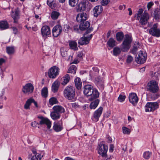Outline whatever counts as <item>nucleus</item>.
Here are the masks:
<instances>
[{"label": "nucleus", "mask_w": 160, "mask_h": 160, "mask_svg": "<svg viewBox=\"0 0 160 160\" xmlns=\"http://www.w3.org/2000/svg\"><path fill=\"white\" fill-rule=\"evenodd\" d=\"M31 104L30 98L28 99L24 105V108L28 110L30 109V106Z\"/></svg>", "instance_id": "ea45409f"}, {"label": "nucleus", "mask_w": 160, "mask_h": 160, "mask_svg": "<svg viewBox=\"0 0 160 160\" xmlns=\"http://www.w3.org/2000/svg\"><path fill=\"white\" fill-rule=\"evenodd\" d=\"M132 41L131 36L126 34L121 45V50L124 52L128 51L130 48Z\"/></svg>", "instance_id": "7ed1b4c3"}, {"label": "nucleus", "mask_w": 160, "mask_h": 160, "mask_svg": "<svg viewBox=\"0 0 160 160\" xmlns=\"http://www.w3.org/2000/svg\"><path fill=\"white\" fill-rule=\"evenodd\" d=\"M69 45L70 48L74 50H78L77 44L75 41L69 40L68 41Z\"/></svg>", "instance_id": "b1692460"}, {"label": "nucleus", "mask_w": 160, "mask_h": 160, "mask_svg": "<svg viewBox=\"0 0 160 160\" xmlns=\"http://www.w3.org/2000/svg\"><path fill=\"white\" fill-rule=\"evenodd\" d=\"M75 83L76 88L78 89L81 88L82 82H81V79L79 78H76L74 80Z\"/></svg>", "instance_id": "2f4dec72"}, {"label": "nucleus", "mask_w": 160, "mask_h": 160, "mask_svg": "<svg viewBox=\"0 0 160 160\" xmlns=\"http://www.w3.org/2000/svg\"><path fill=\"white\" fill-rule=\"evenodd\" d=\"M59 70L58 67L54 66L51 67L48 71V77L51 78H55L59 74Z\"/></svg>", "instance_id": "423d86ee"}, {"label": "nucleus", "mask_w": 160, "mask_h": 160, "mask_svg": "<svg viewBox=\"0 0 160 160\" xmlns=\"http://www.w3.org/2000/svg\"><path fill=\"white\" fill-rule=\"evenodd\" d=\"M47 3L50 7L52 8H53L55 7L54 0H48Z\"/></svg>", "instance_id": "49530a36"}, {"label": "nucleus", "mask_w": 160, "mask_h": 160, "mask_svg": "<svg viewBox=\"0 0 160 160\" xmlns=\"http://www.w3.org/2000/svg\"><path fill=\"white\" fill-rule=\"evenodd\" d=\"M122 132L124 134L129 135L131 133V130L126 127H122Z\"/></svg>", "instance_id": "37998d69"}, {"label": "nucleus", "mask_w": 160, "mask_h": 160, "mask_svg": "<svg viewBox=\"0 0 160 160\" xmlns=\"http://www.w3.org/2000/svg\"><path fill=\"white\" fill-rule=\"evenodd\" d=\"M53 111L59 114L63 113L65 112V110L64 108L62 107L56 105L54 106L53 108Z\"/></svg>", "instance_id": "5701e85b"}, {"label": "nucleus", "mask_w": 160, "mask_h": 160, "mask_svg": "<svg viewBox=\"0 0 160 160\" xmlns=\"http://www.w3.org/2000/svg\"><path fill=\"white\" fill-rule=\"evenodd\" d=\"M113 51V55L115 56H117L120 54L121 50L119 48L116 47L114 48Z\"/></svg>", "instance_id": "4c0bfd02"}, {"label": "nucleus", "mask_w": 160, "mask_h": 160, "mask_svg": "<svg viewBox=\"0 0 160 160\" xmlns=\"http://www.w3.org/2000/svg\"><path fill=\"white\" fill-rule=\"evenodd\" d=\"M5 62V60L3 58L0 59V65H2L3 63Z\"/></svg>", "instance_id": "338daca9"}, {"label": "nucleus", "mask_w": 160, "mask_h": 160, "mask_svg": "<svg viewBox=\"0 0 160 160\" xmlns=\"http://www.w3.org/2000/svg\"><path fill=\"white\" fill-rule=\"evenodd\" d=\"M84 94L87 96H90L89 98L90 101L93 100L98 98L99 96V93L96 90H94L92 86L89 84L85 85L83 87Z\"/></svg>", "instance_id": "f257e3e1"}, {"label": "nucleus", "mask_w": 160, "mask_h": 160, "mask_svg": "<svg viewBox=\"0 0 160 160\" xmlns=\"http://www.w3.org/2000/svg\"><path fill=\"white\" fill-rule=\"evenodd\" d=\"M86 8V2L84 1L81 2L75 7L77 12H81L85 11Z\"/></svg>", "instance_id": "6ab92c4d"}, {"label": "nucleus", "mask_w": 160, "mask_h": 160, "mask_svg": "<svg viewBox=\"0 0 160 160\" xmlns=\"http://www.w3.org/2000/svg\"><path fill=\"white\" fill-rule=\"evenodd\" d=\"M83 56V54L82 52H78V57H79V58H82V57Z\"/></svg>", "instance_id": "e2e57ef3"}, {"label": "nucleus", "mask_w": 160, "mask_h": 160, "mask_svg": "<svg viewBox=\"0 0 160 160\" xmlns=\"http://www.w3.org/2000/svg\"><path fill=\"white\" fill-rule=\"evenodd\" d=\"M92 37V34H91L88 37L84 36L82 37L78 41V44L81 45L88 44L89 43Z\"/></svg>", "instance_id": "f3484780"}, {"label": "nucleus", "mask_w": 160, "mask_h": 160, "mask_svg": "<svg viewBox=\"0 0 160 160\" xmlns=\"http://www.w3.org/2000/svg\"><path fill=\"white\" fill-rule=\"evenodd\" d=\"M133 60V58L131 55H128L127 60V62L128 63H130Z\"/></svg>", "instance_id": "864d4df0"}, {"label": "nucleus", "mask_w": 160, "mask_h": 160, "mask_svg": "<svg viewBox=\"0 0 160 160\" xmlns=\"http://www.w3.org/2000/svg\"><path fill=\"white\" fill-rule=\"evenodd\" d=\"M102 11V7L101 5L95 6L93 9V15L95 17H97Z\"/></svg>", "instance_id": "412c9836"}, {"label": "nucleus", "mask_w": 160, "mask_h": 160, "mask_svg": "<svg viewBox=\"0 0 160 160\" xmlns=\"http://www.w3.org/2000/svg\"><path fill=\"white\" fill-rule=\"evenodd\" d=\"M59 15V13L58 12L56 11H53L52 13L51 17L52 19H56L58 18Z\"/></svg>", "instance_id": "a18cd8bd"}, {"label": "nucleus", "mask_w": 160, "mask_h": 160, "mask_svg": "<svg viewBox=\"0 0 160 160\" xmlns=\"http://www.w3.org/2000/svg\"><path fill=\"white\" fill-rule=\"evenodd\" d=\"M153 5V2H149L147 5L148 9H149Z\"/></svg>", "instance_id": "052dcab7"}, {"label": "nucleus", "mask_w": 160, "mask_h": 160, "mask_svg": "<svg viewBox=\"0 0 160 160\" xmlns=\"http://www.w3.org/2000/svg\"><path fill=\"white\" fill-rule=\"evenodd\" d=\"M79 29V27L78 26H74L73 27L74 30L76 32H78Z\"/></svg>", "instance_id": "680f3d73"}, {"label": "nucleus", "mask_w": 160, "mask_h": 160, "mask_svg": "<svg viewBox=\"0 0 160 160\" xmlns=\"http://www.w3.org/2000/svg\"><path fill=\"white\" fill-rule=\"evenodd\" d=\"M110 0H101L100 3L102 5H106L110 2Z\"/></svg>", "instance_id": "3c124183"}, {"label": "nucleus", "mask_w": 160, "mask_h": 160, "mask_svg": "<svg viewBox=\"0 0 160 160\" xmlns=\"http://www.w3.org/2000/svg\"><path fill=\"white\" fill-rule=\"evenodd\" d=\"M90 25V23L88 21L82 22L79 26V29L81 31L85 30L88 29Z\"/></svg>", "instance_id": "4be33fe9"}, {"label": "nucleus", "mask_w": 160, "mask_h": 160, "mask_svg": "<svg viewBox=\"0 0 160 160\" xmlns=\"http://www.w3.org/2000/svg\"><path fill=\"white\" fill-rule=\"evenodd\" d=\"M52 119L56 120L59 119L60 117V114L53 111L50 114Z\"/></svg>", "instance_id": "7c9ffc66"}, {"label": "nucleus", "mask_w": 160, "mask_h": 160, "mask_svg": "<svg viewBox=\"0 0 160 160\" xmlns=\"http://www.w3.org/2000/svg\"><path fill=\"white\" fill-rule=\"evenodd\" d=\"M99 102V100L98 99L95 100L92 102L90 104V108L91 109H95L98 106Z\"/></svg>", "instance_id": "473e14b6"}, {"label": "nucleus", "mask_w": 160, "mask_h": 160, "mask_svg": "<svg viewBox=\"0 0 160 160\" xmlns=\"http://www.w3.org/2000/svg\"><path fill=\"white\" fill-rule=\"evenodd\" d=\"M72 108L75 109L78 108L79 107V106L76 102L72 103Z\"/></svg>", "instance_id": "6e6d98bb"}, {"label": "nucleus", "mask_w": 160, "mask_h": 160, "mask_svg": "<svg viewBox=\"0 0 160 160\" xmlns=\"http://www.w3.org/2000/svg\"><path fill=\"white\" fill-rule=\"evenodd\" d=\"M125 96L120 95L118 98V100L119 101L122 102L125 100Z\"/></svg>", "instance_id": "603ef678"}, {"label": "nucleus", "mask_w": 160, "mask_h": 160, "mask_svg": "<svg viewBox=\"0 0 160 160\" xmlns=\"http://www.w3.org/2000/svg\"><path fill=\"white\" fill-rule=\"evenodd\" d=\"M143 12L142 8H140L135 15V17L137 20H139V22L142 25H145L149 19V15L145 11Z\"/></svg>", "instance_id": "f03ea898"}, {"label": "nucleus", "mask_w": 160, "mask_h": 160, "mask_svg": "<svg viewBox=\"0 0 160 160\" xmlns=\"http://www.w3.org/2000/svg\"><path fill=\"white\" fill-rule=\"evenodd\" d=\"M48 91L47 87H44L42 90V95L44 97L46 98L48 96Z\"/></svg>", "instance_id": "79ce46f5"}, {"label": "nucleus", "mask_w": 160, "mask_h": 160, "mask_svg": "<svg viewBox=\"0 0 160 160\" xmlns=\"http://www.w3.org/2000/svg\"><path fill=\"white\" fill-rule=\"evenodd\" d=\"M158 103L156 102H148L146 104L145 110L146 112H152L158 108Z\"/></svg>", "instance_id": "0eeeda50"}, {"label": "nucleus", "mask_w": 160, "mask_h": 160, "mask_svg": "<svg viewBox=\"0 0 160 160\" xmlns=\"http://www.w3.org/2000/svg\"><path fill=\"white\" fill-rule=\"evenodd\" d=\"M124 38V34L122 32H117L116 34V38L118 41H121Z\"/></svg>", "instance_id": "f704fd0d"}, {"label": "nucleus", "mask_w": 160, "mask_h": 160, "mask_svg": "<svg viewBox=\"0 0 160 160\" xmlns=\"http://www.w3.org/2000/svg\"><path fill=\"white\" fill-rule=\"evenodd\" d=\"M58 101L57 99L54 97L50 98L49 100V104L51 106L54 104H56L58 103Z\"/></svg>", "instance_id": "c03bdc74"}, {"label": "nucleus", "mask_w": 160, "mask_h": 160, "mask_svg": "<svg viewBox=\"0 0 160 160\" xmlns=\"http://www.w3.org/2000/svg\"><path fill=\"white\" fill-rule=\"evenodd\" d=\"M147 59V55L143 53L142 51H140L138 56L135 58V61L138 64H142L144 63Z\"/></svg>", "instance_id": "6e6552de"}, {"label": "nucleus", "mask_w": 160, "mask_h": 160, "mask_svg": "<svg viewBox=\"0 0 160 160\" xmlns=\"http://www.w3.org/2000/svg\"><path fill=\"white\" fill-rule=\"evenodd\" d=\"M9 28L8 24L6 21H0V28L2 30H4Z\"/></svg>", "instance_id": "a878e982"}, {"label": "nucleus", "mask_w": 160, "mask_h": 160, "mask_svg": "<svg viewBox=\"0 0 160 160\" xmlns=\"http://www.w3.org/2000/svg\"><path fill=\"white\" fill-rule=\"evenodd\" d=\"M154 18L156 20H159L160 18V9L157 8L154 12Z\"/></svg>", "instance_id": "72a5a7b5"}, {"label": "nucleus", "mask_w": 160, "mask_h": 160, "mask_svg": "<svg viewBox=\"0 0 160 160\" xmlns=\"http://www.w3.org/2000/svg\"><path fill=\"white\" fill-rule=\"evenodd\" d=\"M76 68L75 65L71 66L68 69L67 72L75 74L76 72Z\"/></svg>", "instance_id": "58836bf2"}, {"label": "nucleus", "mask_w": 160, "mask_h": 160, "mask_svg": "<svg viewBox=\"0 0 160 160\" xmlns=\"http://www.w3.org/2000/svg\"><path fill=\"white\" fill-rule=\"evenodd\" d=\"M99 70L96 67H94L92 68V70H91L90 72V75L91 77H93L96 76L98 73Z\"/></svg>", "instance_id": "c9c22d12"}, {"label": "nucleus", "mask_w": 160, "mask_h": 160, "mask_svg": "<svg viewBox=\"0 0 160 160\" xmlns=\"http://www.w3.org/2000/svg\"><path fill=\"white\" fill-rule=\"evenodd\" d=\"M53 128L56 132H58L62 130L63 127L61 124H60L59 122H57L54 123Z\"/></svg>", "instance_id": "bb28decb"}, {"label": "nucleus", "mask_w": 160, "mask_h": 160, "mask_svg": "<svg viewBox=\"0 0 160 160\" xmlns=\"http://www.w3.org/2000/svg\"><path fill=\"white\" fill-rule=\"evenodd\" d=\"M60 83L58 81H55L52 84V91L54 92H57L58 90Z\"/></svg>", "instance_id": "393cba45"}, {"label": "nucleus", "mask_w": 160, "mask_h": 160, "mask_svg": "<svg viewBox=\"0 0 160 160\" xmlns=\"http://www.w3.org/2000/svg\"><path fill=\"white\" fill-rule=\"evenodd\" d=\"M70 78L69 75L67 74L62 78V82H61L62 85H65L69 82Z\"/></svg>", "instance_id": "c756f323"}, {"label": "nucleus", "mask_w": 160, "mask_h": 160, "mask_svg": "<svg viewBox=\"0 0 160 160\" xmlns=\"http://www.w3.org/2000/svg\"><path fill=\"white\" fill-rule=\"evenodd\" d=\"M64 28L65 32H67L68 30L70 29V26L68 25H64Z\"/></svg>", "instance_id": "4d7b16f0"}, {"label": "nucleus", "mask_w": 160, "mask_h": 160, "mask_svg": "<svg viewBox=\"0 0 160 160\" xmlns=\"http://www.w3.org/2000/svg\"><path fill=\"white\" fill-rule=\"evenodd\" d=\"M43 157L40 154L37 155L36 154L34 156H33L31 159V160H41V158Z\"/></svg>", "instance_id": "09e8293b"}, {"label": "nucleus", "mask_w": 160, "mask_h": 160, "mask_svg": "<svg viewBox=\"0 0 160 160\" xmlns=\"http://www.w3.org/2000/svg\"><path fill=\"white\" fill-rule=\"evenodd\" d=\"M116 42L115 40L112 38H110L108 41L107 45L110 48H113L116 45Z\"/></svg>", "instance_id": "c85d7f7f"}, {"label": "nucleus", "mask_w": 160, "mask_h": 160, "mask_svg": "<svg viewBox=\"0 0 160 160\" xmlns=\"http://www.w3.org/2000/svg\"><path fill=\"white\" fill-rule=\"evenodd\" d=\"M110 146L109 151L111 152H112L113 150L114 146L113 144H111Z\"/></svg>", "instance_id": "69168bd1"}, {"label": "nucleus", "mask_w": 160, "mask_h": 160, "mask_svg": "<svg viewBox=\"0 0 160 160\" xmlns=\"http://www.w3.org/2000/svg\"><path fill=\"white\" fill-rule=\"evenodd\" d=\"M119 8L120 10H124L125 8V5H123L119 6Z\"/></svg>", "instance_id": "0e129e2a"}, {"label": "nucleus", "mask_w": 160, "mask_h": 160, "mask_svg": "<svg viewBox=\"0 0 160 160\" xmlns=\"http://www.w3.org/2000/svg\"><path fill=\"white\" fill-rule=\"evenodd\" d=\"M63 95L67 99L70 100L73 99L75 96V90L72 86L66 87L63 91Z\"/></svg>", "instance_id": "20e7f679"}, {"label": "nucleus", "mask_w": 160, "mask_h": 160, "mask_svg": "<svg viewBox=\"0 0 160 160\" xmlns=\"http://www.w3.org/2000/svg\"><path fill=\"white\" fill-rule=\"evenodd\" d=\"M41 34L42 37H46L51 34L50 28L47 25L42 26L41 30Z\"/></svg>", "instance_id": "ddd939ff"}, {"label": "nucleus", "mask_w": 160, "mask_h": 160, "mask_svg": "<svg viewBox=\"0 0 160 160\" xmlns=\"http://www.w3.org/2000/svg\"><path fill=\"white\" fill-rule=\"evenodd\" d=\"M159 88L158 83L155 80H151L148 83L147 90L152 93L157 92Z\"/></svg>", "instance_id": "39448f33"}, {"label": "nucleus", "mask_w": 160, "mask_h": 160, "mask_svg": "<svg viewBox=\"0 0 160 160\" xmlns=\"http://www.w3.org/2000/svg\"><path fill=\"white\" fill-rule=\"evenodd\" d=\"M79 0H69V3L72 7H75L78 3Z\"/></svg>", "instance_id": "de8ad7c7"}, {"label": "nucleus", "mask_w": 160, "mask_h": 160, "mask_svg": "<svg viewBox=\"0 0 160 160\" xmlns=\"http://www.w3.org/2000/svg\"><path fill=\"white\" fill-rule=\"evenodd\" d=\"M38 118L40 119L39 124L41 125L45 124L47 126L48 128L49 129L50 128L51 123L50 121L47 118L43 117H38Z\"/></svg>", "instance_id": "2eb2a0df"}, {"label": "nucleus", "mask_w": 160, "mask_h": 160, "mask_svg": "<svg viewBox=\"0 0 160 160\" xmlns=\"http://www.w3.org/2000/svg\"><path fill=\"white\" fill-rule=\"evenodd\" d=\"M39 123L36 121H34L32 122L31 123V126L34 128H36L37 127V125Z\"/></svg>", "instance_id": "5fc2aeb1"}, {"label": "nucleus", "mask_w": 160, "mask_h": 160, "mask_svg": "<svg viewBox=\"0 0 160 160\" xmlns=\"http://www.w3.org/2000/svg\"><path fill=\"white\" fill-rule=\"evenodd\" d=\"M150 34L154 36L158 37L160 36V30L158 28L157 24L153 25L149 30Z\"/></svg>", "instance_id": "1a4fd4ad"}, {"label": "nucleus", "mask_w": 160, "mask_h": 160, "mask_svg": "<svg viewBox=\"0 0 160 160\" xmlns=\"http://www.w3.org/2000/svg\"><path fill=\"white\" fill-rule=\"evenodd\" d=\"M7 52L9 55L12 54L14 52V48L12 47H8L6 48Z\"/></svg>", "instance_id": "a19ab883"}, {"label": "nucleus", "mask_w": 160, "mask_h": 160, "mask_svg": "<svg viewBox=\"0 0 160 160\" xmlns=\"http://www.w3.org/2000/svg\"><path fill=\"white\" fill-rule=\"evenodd\" d=\"M93 30V28L92 27L88 29L86 31V33L87 34L90 33L91 31H92Z\"/></svg>", "instance_id": "774afa93"}, {"label": "nucleus", "mask_w": 160, "mask_h": 160, "mask_svg": "<svg viewBox=\"0 0 160 160\" xmlns=\"http://www.w3.org/2000/svg\"><path fill=\"white\" fill-rule=\"evenodd\" d=\"M152 155L151 152L146 151L144 152L143 154V158L146 160L149 159Z\"/></svg>", "instance_id": "e433bc0d"}, {"label": "nucleus", "mask_w": 160, "mask_h": 160, "mask_svg": "<svg viewBox=\"0 0 160 160\" xmlns=\"http://www.w3.org/2000/svg\"><path fill=\"white\" fill-rule=\"evenodd\" d=\"M139 42H135L134 44L133 48L130 51L131 53L134 54H136L138 48L139 46Z\"/></svg>", "instance_id": "cd10ccee"}, {"label": "nucleus", "mask_w": 160, "mask_h": 160, "mask_svg": "<svg viewBox=\"0 0 160 160\" xmlns=\"http://www.w3.org/2000/svg\"><path fill=\"white\" fill-rule=\"evenodd\" d=\"M12 12L13 13V14H12V17L14 19V22L15 23H17L20 17V10L18 8H17L15 9L14 13L13 11H12Z\"/></svg>", "instance_id": "aec40b11"}, {"label": "nucleus", "mask_w": 160, "mask_h": 160, "mask_svg": "<svg viewBox=\"0 0 160 160\" xmlns=\"http://www.w3.org/2000/svg\"><path fill=\"white\" fill-rule=\"evenodd\" d=\"M102 107H100L94 112L92 118L93 121L96 122L98 121L99 118L102 113Z\"/></svg>", "instance_id": "f8f14e48"}, {"label": "nucleus", "mask_w": 160, "mask_h": 160, "mask_svg": "<svg viewBox=\"0 0 160 160\" xmlns=\"http://www.w3.org/2000/svg\"><path fill=\"white\" fill-rule=\"evenodd\" d=\"M129 100L130 102L134 106L136 105L138 101V98L135 93H132L129 96Z\"/></svg>", "instance_id": "a211bd4d"}, {"label": "nucleus", "mask_w": 160, "mask_h": 160, "mask_svg": "<svg viewBox=\"0 0 160 160\" xmlns=\"http://www.w3.org/2000/svg\"><path fill=\"white\" fill-rule=\"evenodd\" d=\"M98 153L102 157H105L108 150V146L104 144H100L98 145Z\"/></svg>", "instance_id": "9b49d317"}, {"label": "nucleus", "mask_w": 160, "mask_h": 160, "mask_svg": "<svg viewBox=\"0 0 160 160\" xmlns=\"http://www.w3.org/2000/svg\"><path fill=\"white\" fill-rule=\"evenodd\" d=\"M30 100H31V103H33L34 105L35 106L37 107H38V104L37 102H36L32 98H30Z\"/></svg>", "instance_id": "bf43d9fd"}, {"label": "nucleus", "mask_w": 160, "mask_h": 160, "mask_svg": "<svg viewBox=\"0 0 160 160\" xmlns=\"http://www.w3.org/2000/svg\"><path fill=\"white\" fill-rule=\"evenodd\" d=\"M12 29L13 30V33L14 34H16L18 33V29L16 28L15 27H13L12 28Z\"/></svg>", "instance_id": "13d9d810"}, {"label": "nucleus", "mask_w": 160, "mask_h": 160, "mask_svg": "<svg viewBox=\"0 0 160 160\" xmlns=\"http://www.w3.org/2000/svg\"><path fill=\"white\" fill-rule=\"evenodd\" d=\"M88 18V15L85 12H82L78 13L76 17V20L79 22H84Z\"/></svg>", "instance_id": "dca6fc26"}, {"label": "nucleus", "mask_w": 160, "mask_h": 160, "mask_svg": "<svg viewBox=\"0 0 160 160\" xmlns=\"http://www.w3.org/2000/svg\"><path fill=\"white\" fill-rule=\"evenodd\" d=\"M34 90V87L31 83L26 84L23 86L22 89V91L24 93L29 94L32 93Z\"/></svg>", "instance_id": "9d476101"}, {"label": "nucleus", "mask_w": 160, "mask_h": 160, "mask_svg": "<svg viewBox=\"0 0 160 160\" xmlns=\"http://www.w3.org/2000/svg\"><path fill=\"white\" fill-rule=\"evenodd\" d=\"M62 31V28L61 26L58 25H56L53 28L52 30V35L55 37H57L60 35Z\"/></svg>", "instance_id": "4468645a"}, {"label": "nucleus", "mask_w": 160, "mask_h": 160, "mask_svg": "<svg viewBox=\"0 0 160 160\" xmlns=\"http://www.w3.org/2000/svg\"><path fill=\"white\" fill-rule=\"evenodd\" d=\"M61 53L62 57H65L67 54L66 49L63 48H61Z\"/></svg>", "instance_id": "8fccbe9b"}]
</instances>
